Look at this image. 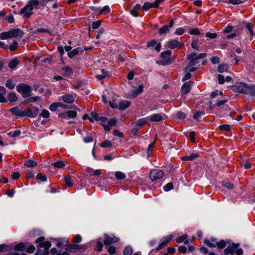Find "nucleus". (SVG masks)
Returning a JSON list of instances; mask_svg holds the SVG:
<instances>
[{
	"label": "nucleus",
	"mask_w": 255,
	"mask_h": 255,
	"mask_svg": "<svg viewBox=\"0 0 255 255\" xmlns=\"http://www.w3.org/2000/svg\"><path fill=\"white\" fill-rule=\"evenodd\" d=\"M39 3V2L38 0H30L27 4L32 7V10H33L34 6L38 5Z\"/></svg>",
	"instance_id": "de8ad7c7"
},
{
	"label": "nucleus",
	"mask_w": 255,
	"mask_h": 255,
	"mask_svg": "<svg viewBox=\"0 0 255 255\" xmlns=\"http://www.w3.org/2000/svg\"><path fill=\"white\" fill-rule=\"evenodd\" d=\"M147 122V121L145 118L139 119L136 122L135 126L138 127V128H141ZM135 123V122L134 121L132 122V124H134Z\"/></svg>",
	"instance_id": "b1692460"
},
{
	"label": "nucleus",
	"mask_w": 255,
	"mask_h": 255,
	"mask_svg": "<svg viewBox=\"0 0 255 255\" xmlns=\"http://www.w3.org/2000/svg\"><path fill=\"white\" fill-rule=\"evenodd\" d=\"M216 239L212 238L211 240L205 239L204 243L210 248H214L216 247Z\"/></svg>",
	"instance_id": "4be33fe9"
},
{
	"label": "nucleus",
	"mask_w": 255,
	"mask_h": 255,
	"mask_svg": "<svg viewBox=\"0 0 255 255\" xmlns=\"http://www.w3.org/2000/svg\"><path fill=\"white\" fill-rule=\"evenodd\" d=\"M229 68L228 65L225 64H220L218 66V70L220 73H223L224 72L227 71Z\"/></svg>",
	"instance_id": "c85d7f7f"
},
{
	"label": "nucleus",
	"mask_w": 255,
	"mask_h": 255,
	"mask_svg": "<svg viewBox=\"0 0 255 255\" xmlns=\"http://www.w3.org/2000/svg\"><path fill=\"white\" fill-rule=\"evenodd\" d=\"M56 168H62L65 166V162L62 160H60L57 162H54L51 164Z\"/></svg>",
	"instance_id": "37998d69"
},
{
	"label": "nucleus",
	"mask_w": 255,
	"mask_h": 255,
	"mask_svg": "<svg viewBox=\"0 0 255 255\" xmlns=\"http://www.w3.org/2000/svg\"><path fill=\"white\" fill-rule=\"evenodd\" d=\"M87 249L86 246L83 245L70 244L68 247L65 249L66 251L75 252L77 250L85 251Z\"/></svg>",
	"instance_id": "0eeeda50"
},
{
	"label": "nucleus",
	"mask_w": 255,
	"mask_h": 255,
	"mask_svg": "<svg viewBox=\"0 0 255 255\" xmlns=\"http://www.w3.org/2000/svg\"><path fill=\"white\" fill-rule=\"evenodd\" d=\"M174 24V20H171L168 24L164 25L162 27L159 29V33L160 34H163L169 32L170 29L173 27Z\"/></svg>",
	"instance_id": "9b49d317"
},
{
	"label": "nucleus",
	"mask_w": 255,
	"mask_h": 255,
	"mask_svg": "<svg viewBox=\"0 0 255 255\" xmlns=\"http://www.w3.org/2000/svg\"><path fill=\"white\" fill-rule=\"evenodd\" d=\"M15 84L13 83L11 79H8L6 81V83L5 84V86L9 89H14L15 87Z\"/></svg>",
	"instance_id": "a18cd8bd"
},
{
	"label": "nucleus",
	"mask_w": 255,
	"mask_h": 255,
	"mask_svg": "<svg viewBox=\"0 0 255 255\" xmlns=\"http://www.w3.org/2000/svg\"><path fill=\"white\" fill-rule=\"evenodd\" d=\"M103 247V244L101 241H98L96 243V248L95 250L98 252L101 251Z\"/></svg>",
	"instance_id": "0e129e2a"
},
{
	"label": "nucleus",
	"mask_w": 255,
	"mask_h": 255,
	"mask_svg": "<svg viewBox=\"0 0 255 255\" xmlns=\"http://www.w3.org/2000/svg\"><path fill=\"white\" fill-rule=\"evenodd\" d=\"M12 248L8 245L2 244L0 245V253L10 251Z\"/></svg>",
	"instance_id": "4c0bfd02"
},
{
	"label": "nucleus",
	"mask_w": 255,
	"mask_h": 255,
	"mask_svg": "<svg viewBox=\"0 0 255 255\" xmlns=\"http://www.w3.org/2000/svg\"><path fill=\"white\" fill-rule=\"evenodd\" d=\"M155 143V139L151 143H150L149 144V145L148 147L147 150V154L148 157H149L150 156V153L152 152V151L153 150V149L154 148Z\"/></svg>",
	"instance_id": "c03bdc74"
},
{
	"label": "nucleus",
	"mask_w": 255,
	"mask_h": 255,
	"mask_svg": "<svg viewBox=\"0 0 255 255\" xmlns=\"http://www.w3.org/2000/svg\"><path fill=\"white\" fill-rule=\"evenodd\" d=\"M62 100L66 103H72L74 101V98L72 95L66 94L62 97Z\"/></svg>",
	"instance_id": "aec40b11"
},
{
	"label": "nucleus",
	"mask_w": 255,
	"mask_h": 255,
	"mask_svg": "<svg viewBox=\"0 0 255 255\" xmlns=\"http://www.w3.org/2000/svg\"><path fill=\"white\" fill-rule=\"evenodd\" d=\"M130 105V102L127 100H122L119 103V109L122 111L128 108Z\"/></svg>",
	"instance_id": "f3484780"
},
{
	"label": "nucleus",
	"mask_w": 255,
	"mask_h": 255,
	"mask_svg": "<svg viewBox=\"0 0 255 255\" xmlns=\"http://www.w3.org/2000/svg\"><path fill=\"white\" fill-rule=\"evenodd\" d=\"M101 23H102L101 20H98V21L93 22L92 23V28L93 29H96L98 28L99 27V26H100Z\"/></svg>",
	"instance_id": "680f3d73"
},
{
	"label": "nucleus",
	"mask_w": 255,
	"mask_h": 255,
	"mask_svg": "<svg viewBox=\"0 0 255 255\" xmlns=\"http://www.w3.org/2000/svg\"><path fill=\"white\" fill-rule=\"evenodd\" d=\"M25 249V245L23 243H19L16 245L14 247V250L15 251H24Z\"/></svg>",
	"instance_id": "c9c22d12"
},
{
	"label": "nucleus",
	"mask_w": 255,
	"mask_h": 255,
	"mask_svg": "<svg viewBox=\"0 0 255 255\" xmlns=\"http://www.w3.org/2000/svg\"><path fill=\"white\" fill-rule=\"evenodd\" d=\"M199 156V153H191L189 155L184 156L181 158V159L182 160H192L197 157H198Z\"/></svg>",
	"instance_id": "412c9836"
},
{
	"label": "nucleus",
	"mask_w": 255,
	"mask_h": 255,
	"mask_svg": "<svg viewBox=\"0 0 255 255\" xmlns=\"http://www.w3.org/2000/svg\"><path fill=\"white\" fill-rule=\"evenodd\" d=\"M211 61L214 64H218L220 62V59L219 57L213 56L211 58Z\"/></svg>",
	"instance_id": "69168bd1"
},
{
	"label": "nucleus",
	"mask_w": 255,
	"mask_h": 255,
	"mask_svg": "<svg viewBox=\"0 0 255 255\" xmlns=\"http://www.w3.org/2000/svg\"><path fill=\"white\" fill-rule=\"evenodd\" d=\"M198 42H199V40L198 39H195V38L193 39L192 41L191 46V47L193 49H194V50L200 51V47L198 44Z\"/></svg>",
	"instance_id": "bb28decb"
},
{
	"label": "nucleus",
	"mask_w": 255,
	"mask_h": 255,
	"mask_svg": "<svg viewBox=\"0 0 255 255\" xmlns=\"http://www.w3.org/2000/svg\"><path fill=\"white\" fill-rule=\"evenodd\" d=\"M0 38L1 39H6L10 38L8 31L2 32L0 34Z\"/></svg>",
	"instance_id": "bf43d9fd"
},
{
	"label": "nucleus",
	"mask_w": 255,
	"mask_h": 255,
	"mask_svg": "<svg viewBox=\"0 0 255 255\" xmlns=\"http://www.w3.org/2000/svg\"><path fill=\"white\" fill-rule=\"evenodd\" d=\"M7 100L9 101V102H14L16 101H17L18 98L16 95V94L14 93H9L7 95Z\"/></svg>",
	"instance_id": "a878e982"
},
{
	"label": "nucleus",
	"mask_w": 255,
	"mask_h": 255,
	"mask_svg": "<svg viewBox=\"0 0 255 255\" xmlns=\"http://www.w3.org/2000/svg\"><path fill=\"white\" fill-rule=\"evenodd\" d=\"M17 45L18 43L16 41H14L8 48L11 51H14L17 49Z\"/></svg>",
	"instance_id": "5fc2aeb1"
},
{
	"label": "nucleus",
	"mask_w": 255,
	"mask_h": 255,
	"mask_svg": "<svg viewBox=\"0 0 255 255\" xmlns=\"http://www.w3.org/2000/svg\"><path fill=\"white\" fill-rule=\"evenodd\" d=\"M19 63V61L17 58H15L9 62L8 67L11 69H14L18 65Z\"/></svg>",
	"instance_id": "cd10ccee"
},
{
	"label": "nucleus",
	"mask_w": 255,
	"mask_h": 255,
	"mask_svg": "<svg viewBox=\"0 0 255 255\" xmlns=\"http://www.w3.org/2000/svg\"><path fill=\"white\" fill-rule=\"evenodd\" d=\"M192 83L190 81L184 83L181 89L182 95L187 94L190 92Z\"/></svg>",
	"instance_id": "f8f14e48"
},
{
	"label": "nucleus",
	"mask_w": 255,
	"mask_h": 255,
	"mask_svg": "<svg viewBox=\"0 0 255 255\" xmlns=\"http://www.w3.org/2000/svg\"><path fill=\"white\" fill-rule=\"evenodd\" d=\"M62 71L64 72V75L68 76L72 74V69L69 66H64L62 68Z\"/></svg>",
	"instance_id": "c756f323"
},
{
	"label": "nucleus",
	"mask_w": 255,
	"mask_h": 255,
	"mask_svg": "<svg viewBox=\"0 0 255 255\" xmlns=\"http://www.w3.org/2000/svg\"><path fill=\"white\" fill-rule=\"evenodd\" d=\"M162 120V117L160 114H155L152 115L150 120L152 122H159Z\"/></svg>",
	"instance_id": "72a5a7b5"
},
{
	"label": "nucleus",
	"mask_w": 255,
	"mask_h": 255,
	"mask_svg": "<svg viewBox=\"0 0 255 255\" xmlns=\"http://www.w3.org/2000/svg\"><path fill=\"white\" fill-rule=\"evenodd\" d=\"M30 108H26L24 111H21L20 117H27L30 118Z\"/></svg>",
	"instance_id": "58836bf2"
},
{
	"label": "nucleus",
	"mask_w": 255,
	"mask_h": 255,
	"mask_svg": "<svg viewBox=\"0 0 255 255\" xmlns=\"http://www.w3.org/2000/svg\"><path fill=\"white\" fill-rule=\"evenodd\" d=\"M207 53H200L197 54L196 52L191 53L187 55V58L189 61L188 65L185 68V70L187 71L189 67L196 65L200 62V59L206 57Z\"/></svg>",
	"instance_id": "f257e3e1"
},
{
	"label": "nucleus",
	"mask_w": 255,
	"mask_h": 255,
	"mask_svg": "<svg viewBox=\"0 0 255 255\" xmlns=\"http://www.w3.org/2000/svg\"><path fill=\"white\" fill-rule=\"evenodd\" d=\"M51 246V243L50 242L47 241L43 242L38 245L39 247H43L45 250H48Z\"/></svg>",
	"instance_id": "f704fd0d"
},
{
	"label": "nucleus",
	"mask_w": 255,
	"mask_h": 255,
	"mask_svg": "<svg viewBox=\"0 0 255 255\" xmlns=\"http://www.w3.org/2000/svg\"><path fill=\"white\" fill-rule=\"evenodd\" d=\"M205 113L204 112L197 111L193 115V118L195 120H199L201 118V116L204 115Z\"/></svg>",
	"instance_id": "8fccbe9b"
},
{
	"label": "nucleus",
	"mask_w": 255,
	"mask_h": 255,
	"mask_svg": "<svg viewBox=\"0 0 255 255\" xmlns=\"http://www.w3.org/2000/svg\"><path fill=\"white\" fill-rule=\"evenodd\" d=\"M19 14L21 15L23 18H29L30 16L33 14L32 7L27 4L25 5V6L20 10Z\"/></svg>",
	"instance_id": "423d86ee"
},
{
	"label": "nucleus",
	"mask_w": 255,
	"mask_h": 255,
	"mask_svg": "<svg viewBox=\"0 0 255 255\" xmlns=\"http://www.w3.org/2000/svg\"><path fill=\"white\" fill-rule=\"evenodd\" d=\"M239 245V244L233 243L232 245L229 246L224 250L225 255H228L231 254L233 255L234 253H236L237 255H242L243 254V251L242 249H238Z\"/></svg>",
	"instance_id": "20e7f679"
},
{
	"label": "nucleus",
	"mask_w": 255,
	"mask_h": 255,
	"mask_svg": "<svg viewBox=\"0 0 255 255\" xmlns=\"http://www.w3.org/2000/svg\"><path fill=\"white\" fill-rule=\"evenodd\" d=\"M245 90V94L250 95L251 96L255 97V87L254 86H248L246 84Z\"/></svg>",
	"instance_id": "2eb2a0df"
},
{
	"label": "nucleus",
	"mask_w": 255,
	"mask_h": 255,
	"mask_svg": "<svg viewBox=\"0 0 255 255\" xmlns=\"http://www.w3.org/2000/svg\"><path fill=\"white\" fill-rule=\"evenodd\" d=\"M112 145V143L111 141L109 140H105L104 141L102 142L100 144V146L104 148L111 147Z\"/></svg>",
	"instance_id": "49530a36"
},
{
	"label": "nucleus",
	"mask_w": 255,
	"mask_h": 255,
	"mask_svg": "<svg viewBox=\"0 0 255 255\" xmlns=\"http://www.w3.org/2000/svg\"><path fill=\"white\" fill-rule=\"evenodd\" d=\"M173 184L172 182H169L163 187V189L165 191H168L171 189H173Z\"/></svg>",
	"instance_id": "3c124183"
},
{
	"label": "nucleus",
	"mask_w": 255,
	"mask_h": 255,
	"mask_svg": "<svg viewBox=\"0 0 255 255\" xmlns=\"http://www.w3.org/2000/svg\"><path fill=\"white\" fill-rule=\"evenodd\" d=\"M115 176L118 179H123L126 178V175L120 171L116 172Z\"/></svg>",
	"instance_id": "864d4df0"
},
{
	"label": "nucleus",
	"mask_w": 255,
	"mask_h": 255,
	"mask_svg": "<svg viewBox=\"0 0 255 255\" xmlns=\"http://www.w3.org/2000/svg\"><path fill=\"white\" fill-rule=\"evenodd\" d=\"M141 5L140 4H136L132 9L130 10V14L133 16L137 17L138 16L137 10L140 9Z\"/></svg>",
	"instance_id": "5701e85b"
},
{
	"label": "nucleus",
	"mask_w": 255,
	"mask_h": 255,
	"mask_svg": "<svg viewBox=\"0 0 255 255\" xmlns=\"http://www.w3.org/2000/svg\"><path fill=\"white\" fill-rule=\"evenodd\" d=\"M243 24H245L246 25L247 28L249 30L251 36H254V32L253 31V27L251 23L247 22L244 21H243Z\"/></svg>",
	"instance_id": "473e14b6"
},
{
	"label": "nucleus",
	"mask_w": 255,
	"mask_h": 255,
	"mask_svg": "<svg viewBox=\"0 0 255 255\" xmlns=\"http://www.w3.org/2000/svg\"><path fill=\"white\" fill-rule=\"evenodd\" d=\"M171 52L170 50H167L161 53V57L162 59L161 60L157 61V63L159 65H166L170 64L173 61V59L170 56Z\"/></svg>",
	"instance_id": "7ed1b4c3"
},
{
	"label": "nucleus",
	"mask_w": 255,
	"mask_h": 255,
	"mask_svg": "<svg viewBox=\"0 0 255 255\" xmlns=\"http://www.w3.org/2000/svg\"><path fill=\"white\" fill-rule=\"evenodd\" d=\"M117 124V120L114 118L111 119L108 121V124H102L104 129L106 131H109L111 129V127H115Z\"/></svg>",
	"instance_id": "4468645a"
},
{
	"label": "nucleus",
	"mask_w": 255,
	"mask_h": 255,
	"mask_svg": "<svg viewBox=\"0 0 255 255\" xmlns=\"http://www.w3.org/2000/svg\"><path fill=\"white\" fill-rule=\"evenodd\" d=\"M81 52V53L83 52V50H82L81 48L78 47L76 49H73L72 51L68 53V56L69 58H72L74 56L78 55Z\"/></svg>",
	"instance_id": "6ab92c4d"
},
{
	"label": "nucleus",
	"mask_w": 255,
	"mask_h": 255,
	"mask_svg": "<svg viewBox=\"0 0 255 255\" xmlns=\"http://www.w3.org/2000/svg\"><path fill=\"white\" fill-rule=\"evenodd\" d=\"M216 246L219 249H223L226 246V243L224 240H221L220 242H216Z\"/></svg>",
	"instance_id": "79ce46f5"
},
{
	"label": "nucleus",
	"mask_w": 255,
	"mask_h": 255,
	"mask_svg": "<svg viewBox=\"0 0 255 255\" xmlns=\"http://www.w3.org/2000/svg\"><path fill=\"white\" fill-rule=\"evenodd\" d=\"M164 0H155V2L150 3L151 4V8L155 7L157 8L159 7V5Z\"/></svg>",
	"instance_id": "4d7b16f0"
},
{
	"label": "nucleus",
	"mask_w": 255,
	"mask_h": 255,
	"mask_svg": "<svg viewBox=\"0 0 255 255\" xmlns=\"http://www.w3.org/2000/svg\"><path fill=\"white\" fill-rule=\"evenodd\" d=\"M187 238V236L185 234L179 236L176 238V242L178 243L183 242L185 245H188L189 243V241Z\"/></svg>",
	"instance_id": "a211bd4d"
},
{
	"label": "nucleus",
	"mask_w": 255,
	"mask_h": 255,
	"mask_svg": "<svg viewBox=\"0 0 255 255\" xmlns=\"http://www.w3.org/2000/svg\"><path fill=\"white\" fill-rule=\"evenodd\" d=\"M189 33L191 35H198L200 34V32L198 28H194L192 29H190L189 31Z\"/></svg>",
	"instance_id": "09e8293b"
},
{
	"label": "nucleus",
	"mask_w": 255,
	"mask_h": 255,
	"mask_svg": "<svg viewBox=\"0 0 255 255\" xmlns=\"http://www.w3.org/2000/svg\"><path fill=\"white\" fill-rule=\"evenodd\" d=\"M222 185L228 189H232L234 187V185L230 182H223Z\"/></svg>",
	"instance_id": "052dcab7"
},
{
	"label": "nucleus",
	"mask_w": 255,
	"mask_h": 255,
	"mask_svg": "<svg viewBox=\"0 0 255 255\" xmlns=\"http://www.w3.org/2000/svg\"><path fill=\"white\" fill-rule=\"evenodd\" d=\"M102 74H98L96 76V77L99 80H102L106 78V77L109 76V74H108L107 71H105L104 69L101 70Z\"/></svg>",
	"instance_id": "2f4dec72"
},
{
	"label": "nucleus",
	"mask_w": 255,
	"mask_h": 255,
	"mask_svg": "<svg viewBox=\"0 0 255 255\" xmlns=\"http://www.w3.org/2000/svg\"><path fill=\"white\" fill-rule=\"evenodd\" d=\"M10 38L21 37L24 35V32L19 28L12 29L8 31Z\"/></svg>",
	"instance_id": "9d476101"
},
{
	"label": "nucleus",
	"mask_w": 255,
	"mask_h": 255,
	"mask_svg": "<svg viewBox=\"0 0 255 255\" xmlns=\"http://www.w3.org/2000/svg\"><path fill=\"white\" fill-rule=\"evenodd\" d=\"M39 116L44 118H48L49 117V112L46 110H43Z\"/></svg>",
	"instance_id": "338daca9"
},
{
	"label": "nucleus",
	"mask_w": 255,
	"mask_h": 255,
	"mask_svg": "<svg viewBox=\"0 0 255 255\" xmlns=\"http://www.w3.org/2000/svg\"><path fill=\"white\" fill-rule=\"evenodd\" d=\"M6 94V89L3 86H0V102L5 103L7 102V100L4 97Z\"/></svg>",
	"instance_id": "dca6fc26"
},
{
	"label": "nucleus",
	"mask_w": 255,
	"mask_h": 255,
	"mask_svg": "<svg viewBox=\"0 0 255 255\" xmlns=\"http://www.w3.org/2000/svg\"><path fill=\"white\" fill-rule=\"evenodd\" d=\"M132 253V250L130 247H126L123 252L124 255H131Z\"/></svg>",
	"instance_id": "603ef678"
},
{
	"label": "nucleus",
	"mask_w": 255,
	"mask_h": 255,
	"mask_svg": "<svg viewBox=\"0 0 255 255\" xmlns=\"http://www.w3.org/2000/svg\"><path fill=\"white\" fill-rule=\"evenodd\" d=\"M219 128L222 130L229 131L231 130L229 125H223L219 126Z\"/></svg>",
	"instance_id": "6e6d98bb"
},
{
	"label": "nucleus",
	"mask_w": 255,
	"mask_h": 255,
	"mask_svg": "<svg viewBox=\"0 0 255 255\" xmlns=\"http://www.w3.org/2000/svg\"><path fill=\"white\" fill-rule=\"evenodd\" d=\"M24 164L25 166L28 167H33L37 165V162L32 160H26Z\"/></svg>",
	"instance_id": "7c9ffc66"
},
{
	"label": "nucleus",
	"mask_w": 255,
	"mask_h": 255,
	"mask_svg": "<svg viewBox=\"0 0 255 255\" xmlns=\"http://www.w3.org/2000/svg\"><path fill=\"white\" fill-rule=\"evenodd\" d=\"M104 244L106 246H109L113 243H117L119 241V239L115 236H110L107 234L104 235Z\"/></svg>",
	"instance_id": "6e6552de"
},
{
	"label": "nucleus",
	"mask_w": 255,
	"mask_h": 255,
	"mask_svg": "<svg viewBox=\"0 0 255 255\" xmlns=\"http://www.w3.org/2000/svg\"><path fill=\"white\" fill-rule=\"evenodd\" d=\"M108 252L111 255H114L116 253V248L114 246H110L108 249Z\"/></svg>",
	"instance_id": "774afa93"
},
{
	"label": "nucleus",
	"mask_w": 255,
	"mask_h": 255,
	"mask_svg": "<svg viewBox=\"0 0 255 255\" xmlns=\"http://www.w3.org/2000/svg\"><path fill=\"white\" fill-rule=\"evenodd\" d=\"M246 87L245 83H240L239 85H234L232 86L231 88L232 91L235 92H238L240 93H245V89Z\"/></svg>",
	"instance_id": "ddd939ff"
},
{
	"label": "nucleus",
	"mask_w": 255,
	"mask_h": 255,
	"mask_svg": "<svg viewBox=\"0 0 255 255\" xmlns=\"http://www.w3.org/2000/svg\"><path fill=\"white\" fill-rule=\"evenodd\" d=\"M173 238V235H169V236H167L161 239V243L158 245V246L156 248V250L159 251L162 248H163L164 247L166 246L168 244V243L172 240V239Z\"/></svg>",
	"instance_id": "1a4fd4ad"
},
{
	"label": "nucleus",
	"mask_w": 255,
	"mask_h": 255,
	"mask_svg": "<svg viewBox=\"0 0 255 255\" xmlns=\"http://www.w3.org/2000/svg\"><path fill=\"white\" fill-rule=\"evenodd\" d=\"M66 116H67V118L74 119L77 116V112L74 111H66Z\"/></svg>",
	"instance_id": "a19ab883"
},
{
	"label": "nucleus",
	"mask_w": 255,
	"mask_h": 255,
	"mask_svg": "<svg viewBox=\"0 0 255 255\" xmlns=\"http://www.w3.org/2000/svg\"><path fill=\"white\" fill-rule=\"evenodd\" d=\"M65 182L66 184L68 187H72L73 186L74 184L71 179V176H67L64 178Z\"/></svg>",
	"instance_id": "ea45409f"
},
{
	"label": "nucleus",
	"mask_w": 255,
	"mask_h": 255,
	"mask_svg": "<svg viewBox=\"0 0 255 255\" xmlns=\"http://www.w3.org/2000/svg\"><path fill=\"white\" fill-rule=\"evenodd\" d=\"M59 107V103H53L50 105L49 109L51 111H55Z\"/></svg>",
	"instance_id": "e2e57ef3"
},
{
	"label": "nucleus",
	"mask_w": 255,
	"mask_h": 255,
	"mask_svg": "<svg viewBox=\"0 0 255 255\" xmlns=\"http://www.w3.org/2000/svg\"><path fill=\"white\" fill-rule=\"evenodd\" d=\"M10 112L14 116L17 117H20L21 111L18 107H15L9 110Z\"/></svg>",
	"instance_id": "393cba45"
},
{
	"label": "nucleus",
	"mask_w": 255,
	"mask_h": 255,
	"mask_svg": "<svg viewBox=\"0 0 255 255\" xmlns=\"http://www.w3.org/2000/svg\"><path fill=\"white\" fill-rule=\"evenodd\" d=\"M164 175V173L161 170L154 169L150 171L149 178L153 182L162 178Z\"/></svg>",
	"instance_id": "39448f33"
},
{
	"label": "nucleus",
	"mask_w": 255,
	"mask_h": 255,
	"mask_svg": "<svg viewBox=\"0 0 255 255\" xmlns=\"http://www.w3.org/2000/svg\"><path fill=\"white\" fill-rule=\"evenodd\" d=\"M39 112V110L36 107H33L32 109H30V118H35L36 117Z\"/></svg>",
	"instance_id": "e433bc0d"
},
{
	"label": "nucleus",
	"mask_w": 255,
	"mask_h": 255,
	"mask_svg": "<svg viewBox=\"0 0 255 255\" xmlns=\"http://www.w3.org/2000/svg\"><path fill=\"white\" fill-rule=\"evenodd\" d=\"M17 92L21 94L23 98H27L31 96V88L30 86L24 84H19L16 86Z\"/></svg>",
	"instance_id": "f03ea898"
},
{
	"label": "nucleus",
	"mask_w": 255,
	"mask_h": 255,
	"mask_svg": "<svg viewBox=\"0 0 255 255\" xmlns=\"http://www.w3.org/2000/svg\"><path fill=\"white\" fill-rule=\"evenodd\" d=\"M186 117V115L182 112H178L176 113V118L180 120H184Z\"/></svg>",
	"instance_id": "13d9d810"
}]
</instances>
